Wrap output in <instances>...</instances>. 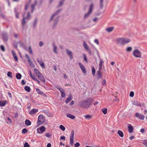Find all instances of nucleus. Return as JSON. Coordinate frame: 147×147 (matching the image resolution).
I'll use <instances>...</instances> for the list:
<instances>
[{"label": "nucleus", "mask_w": 147, "mask_h": 147, "mask_svg": "<svg viewBox=\"0 0 147 147\" xmlns=\"http://www.w3.org/2000/svg\"><path fill=\"white\" fill-rule=\"evenodd\" d=\"M94 101L92 98H88L85 100L80 101L78 105L81 108L88 109L91 107Z\"/></svg>", "instance_id": "obj_1"}, {"label": "nucleus", "mask_w": 147, "mask_h": 147, "mask_svg": "<svg viewBox=\"0 0 147 147\" xmlns=\"http://www.w3.org/2000/svg\"><path fill=\"white\" fill-rule=\"evenodd\" d=\"M117 43L121 45L127 44L130 42L129 39L124 38H118L117 40Z\"/></svg>", "instance_id": "obj_2"}, {"label": "nucleus", "mask_w": 147, "mask_h": 147, "mask_svg": "<svg viewBox=\"0 0 147 147\" xmlns=\"http://www.w3.org/2000/svg\"><path fill=\"white\" fill-rule=\"evenodd\" d=\"M133 55L136 57H141L142 54L141 52L138 49H136L133 53Z\"/></svg>", "instance_id": "obj_3"}, {"label": "nucleus", "mask_w": 147, "mask_h": 147, "mask_svg": "<svg viewBox=\"0 0 147 147\" xmlns=\"http://www.w3.org/2000/svg\"><path fill=\"white\" fill-rule=\"evenodd\" d=\"M44 120V119L43 115H40L38 117L37 121L38 124L39 125H42L43 123Z\"/></svg>", "instance_id": "obj_4"}, {"label": "nucleus", "mask_w": 147, "mask_h": 147, "mask_svg": "<svg viewBox=\"0 0 147 147\" xmlns=\"http://www.w3.org/2000/svg\"><path fill=\"white\" fill-rule=\"evenodd\" d=\"M30 17H31V16L30 15V12H28V13L27 14V16L26 17H24V16L23 15V20H22V24L23 26H24L25 24V23H26V22H25V20L30 19Z\"/></svg>", "instance_id": "obj_5"}, {"label": "nucleus", "mask_w": 147, "mask_h": 147, "mask_svg": "<svg viewBox=\"0 0 147 147\" xmlns=\"http://www.w3.org/2000/svg\"><path fill=\"white\" fill-rule=\"evenodd\" d=\"M46 130V128L44 126H41L39 128H38L37 129V131L38 133L42 134Z\"/></svg>", "instance_id": "obj_6"}, {"label": "nucleus", "mask_w": 147, "mask_h": 147, "mask_svg": "<svg viewBox=\"0 0 147 147\" xmlns=\"http://www.w3.org/2000/svg\"><path fill=\"white\" fill-rule=\"evenodd\" d=\"M74 130H72L71 131L70 136V143L71 145H73L74 144Z\"/></svg>", "instance_id": "obj_7"}, {"label": "nucleus", "mask_w": 147, "mask_h": 147, "mask_svg": "<svg viewBox=\"0 0 147 147\" xmlns=\"http://www.w3.org/2000/svg\"><path fill=\"white\" fill-rule=\"evenodd\" d=\"M93 6V4L92 3L90 6L89 11H88V12L87 13H86L85 14V15H84V18H86L88 17V16L92 12Z\"/></svg>", "instance_id": "obj_8"}, {"label": "nucleus", "mask_w": 147, "mask_h": 147, "mask_svg": "<svg viewBox=\"0 0 147 147\" xmlns=\"http://www.w3.org/2000/svg\"><path fill=\"white\" fill-rule=\"evenodd\" d=\"M37 76L39 80L41 81L44 83V84H45L46 81L44 76L42 75L41 73H40Z\"/></svg>", "instance_id": "obj_9"}, {"label": "nucleus", "mask_w": 147, "mask_h": 147, "mask_svg": "<svg viewBox=\"0 0 147 147\" xmlns=\"http://www.w3.org/2000/svg\"><path fill=\"white\" fill-rule=\"evenodd\" d=\"M78 65L83 73L86 74V71L84 66L80 62H79L78 63Z\"/></svg>", "instance_id": "obj_10"}, {"label": "nucleus", "mask_w": 147, "mask_h": 147, "mask_svg": "<svg viewBox=\"0 0 147 147\" xmlns=\"http://www.w3.org/2000/svg\"><path fill=\"white\" fill-rule=\"evenodd\" d=\"M135 115L136 117H138L139 116H140L139 119L140 120H144V115L140 113H136L135 114Z\"/></svg>", "instance_id": "obj_11"}, {"label": "nucleus", "mask_w": 147, "mask_h": 147, "mask_svg": "<svg viewBox=\"0 0 147 147\" xmlns=\"http://www.w3.org/2000/svg\"><path fill=\"white\" fill-rule=\"evenodd\" d=\"M83 46L85 49L89 53L90 55L91 54V52L87 44L85 42H84Z\"/></svg>", "instance_id": "obj_12"}, {"label": "nucleus", "mask_w": 147, "mask_h": 147, "mask_svg": "<svg viewBox=\"0 0 147 147\" xmlns=\"http://www.w3.org/2000/svg\"><path fill=\"white\" fill-rule=\"evenodd\" d=\"M61 9H60L57 10L55 13H54L51 16V17L50 20V21L52 20L55 17V16L57 15L61 11Z\"/></svg>", "instance_id": "obj_13"}, {"label": "nucleus", "mask_w": 147, "mask_h": 147, "mask_svg": "<svg viewBox=\"0 0 147 147\" xmlns=\"http://www.w3.org/2000/svg\"><path fill=\"white\" fill-rule=\"evenodd\" d=\"M2 36L4 41H7L8 39L7 34L6 33L4 32L2 33Z\"/></svg>", "instance_id": "obj_14"}, {"label": "nucleus", "mask_w": 147, "mask_h": 147, "mask_svg": "<svg viewBox=\"0 0 147 147\" xmlns=\"http://www.w3.org/2000/svg\"><path fill=\"white\" fill-rule=\"evenodd\" d=\"M66 51L67 52V54L69 56V58L71 59L73 58V57L72 56V53L70 51H69L68 49H66Z\"/></svg>", "instance_id": "obj_15"}, {"label": "nucleus", "mask_w": 147, "mask_h": 147, "mask_svg": "<svg viewBox=\"0 0 147 147\" xmlns=\"http://www.w3.org/2000/svg\"><path fill=\"white\" fill-rule=\"evenodd\" d=\"M37 0H35L34 1V4L32 5L31 6V7L32 8L31 12L32 13H33V12L34 11L35 6H36L37 5Z\"/></svg>", "instance_id": "obj_16"}, {"label": "nucleus", "mask_w": 147, "mask_h": 147, "mask_svg": "<svg viewBox=\"0 0 147 147\" xmlns=\"http://www.w3.org/2000/svg\"><path fill=\"white\" fill-rule=\"evenodd\" d=\"M128 130L129 133H132L133 132V127L130 124H128Z\"/></svg>", "instance_id": "obj_17"}, {"label": "nucleus", "mask_w": 147, "mask_h": 147, "mask_svg": "<svg viewBox=\"0 0 147 147\" xmlns=\"http://www.w3.org/2000/svg\"><path fill=\"white\" fill-rule=\"evenodd\" d=\"M11 52L12 55L14 59L16 61H18V58L16 54V53L15 51H14L12 50H11Z\"/></svg>", "instance_id": "obj_18"}, {"label": "nucleus", "mask_w": 147, "mask_h": 147, "mask_svg": "<svg viewBox=\"0 0 147 147\" xmlns=\"http://www.w3.org/2000/svg\"><path fill=\"white\" fill-rule=\"evenodd\" d=\"M100 71L99 70L97 72V79H99L102 77V74L100 72Z\"/></svg>", "instance_id": "obj_19"}, {"label": "nucleus", "mask_w": 147, "mask_h": 147, "mask_svg": "<svg viewBox=\"0 0 147 147\" xmlns=\"http://www.w3.org/2000/svg\"><path fill=\"white\" fill-rule=\"evenodd\" d=\"M132 104L133 105L139 107H141L142 106L141 104L139 102H138L136 100H134L133 101Z\"/></svg>", "instance_id": "obj_20"}, {"label": "nucleus", "mask_w": 147, "mask_h": 147, "mask_svg": "<svg viewBox=\"0 0 147 147\" xmlns=\"http://www.w3.org/2000/svg\"><path fill=\"white\" fill-rule=\"evenodd\" d=\"M59 17H58L55 19L53 26V28L55 27L57 24L59 20Z\"/></svg>", "instance_id": "obj_21"}, {"label": "nucleus", "mask_w": 147, "mask_h": 147, "mask_svg": "<svg viewBox=\"0 0 147 147\" xmlns=\"http://www.w3.org/2000/svg\"><path fill=\"white\" fill-rule=\"evenodd\" d=\"M114 28L113 27H109L106 29V30L108 32H111L113 30Z\"/></svg>", "instance_id": "obj_22"}, {"label": "nucleus", "mask_w": 147, "mask_h": 147, "mask_svg": "<svg viewBox=\"0 0 147 147\" xmlns=\"http://www.w3.org/2000/svg\"><path fill=\"white\" fill-rule=\"evenodd\" d=\"M7 102L6 100H0V106L1 107H4Z\"/></svg>", "instance_id": "obj_23"}, {"label": "nucleus", "mask_w": 147, "mask_h": 147, "mask_svg": "<svg viewBox=\"0 0 147 147\" xmlns=\"http://www.w3.org/2000/svg\"><path fill=\"white\" fill-rule=\"evenodd\" d=\"M72 99V96L71 95H70L68 96V97L66 99L65 102L66 103H68L70 100Z\"/></svg>", "instance_id": "obj_24"}, {"label": "nucleus", "mask_w": 147, "mask_h": 147, "mask_svg": "<svg viewBox=\"0 0 147 147\" xmlns=\"http://www.w3.org/2000/svg\"><path fill=\"white\" fill-rule=\"evenodd\" d=\"M38 111L37 109H33L29 112V114L30 115L33 114Z\"/></svg>", "instance_id": "obj_25"}, {"label": "nucleus", "mask_w": 147, "mask_h": 147, "mask_svg": "<svg viewBox=\"0 0 147 147\" xmlns=\"http://www.w3.org/2000/svg\"><path fill=\"white\" fill-rule=\"evenodd\" d=\"M25 57L27 59L29 64L30 65H31V64L32 63V62L30 60V57L27 54H25Z\"/></svg>", "instance_id": "obj_26"}, {"label": "nucleus", "mask_w": 147, "mask_h": 147, "mask_svg": "<svg viewBox=\"0 0 147 147\" xmlns=\"http://www.w3.org/2000/svg\"><path fill=\"white\" fill-rule=\"evenodd\" d=\"M66 116L67 117L70 118L72 119H74L75 118V116L70 113L67 114L66 115Z\"/></svg>", "instance_id": "obj_27"}, {"label": "nucleus", "mask_w": 147, "mask_h": 147, "mask_svg": "<svg viewBox=\"0 0 147 147\" xmlns=\"http://www.w3.org/2000/svg\"><path fill=\"white\" fill-rule=\"evenodd\" d=\"M25 124L27 126H29L31 125V122L29 120L26 119L25 121Z\"/></svg>", "instance_id": "obj_28"}, {"label": "nucleus", "mask_w": 147, "mask_h": 147, "mask_svg": "<svg viewBox=\"0 0 147 147\" xmlns=\"http://www.w3.org/2000/svg\"><path fill=\"white\" fill-rule=\"evenodd\" d=\"M53 51L56 54L57 53V47L56 45H55L54 43H53Z\"/></svg>", "instance_id": "obj_29"}, {"label": "nucleus", "mask_w": 147, "mask_h": 147, "mask_svg": "<svg viewBox=\"0 0 147 147\" xmlns=\"http://www.w3.org/2000/svg\"><path fill=\"white\" fill-rule=\"evenodd\" d=\"M103 63V61L102 59L100 60L99 64V70H101L102 69V63Z\"/></svg>", "instance_id": "obj_30"}, {"label": "nucleus", "mask_w": 147, "mask_h": 147, "mask_svg": "<svg viewBox=\"0 0 147 147\" xmlns=\"http://www.w3.org/2000/svg\"><path fill=\"white\" fill-rule=\"evenodd\" d=\"M85 118L87 120H89L91 119L92 117V116L90 115H87L84 116Z\"/></svg>", "instance_id": "obj_31"}, {"label": "nucleus", "mask_w": 147, "mask_h": 147, "mask_svg": "<svg viewBox=\"0 0 147 147\" xmlns=\"http://www.w3.org/2000/svg\"><path fill=\"white\" fill-rule=\"evenodd\" d=\"M119 135L121 137H123V134L122 131L120 130H119L117 132Z\"/></svg>", "instance_id": "obj_32"}, {"label": "nucleus", "mask_w": 147, "mask_h": 147, "mask_svg": "<svg viewBox=\"0 0 147 147\" xmlns=\"http://www.w3.org/2000/svg\"><path fill=\"white\" fill-rule=\"evenodd\" d=\"M36 91L40 95H42L43 94V92L41 91L40 89L38 88H36Z\"/></svg>", "instance_id": "obj_33"}, {"label": "nucleus", "mask_w": 147, "mask_h": 147, "mask_svg": "<svg viewBox=\"0 0 147 147\" xmlns=\"http://www.w3.org/2000/svg\"><path fill=\"white\" fill-rule=\"evenodd\" d=\"M24 89L26 91L28 92L30 91L31 89L30 87L28 86H25L24 88Z\"/></svg>", "instance_id": "obj_34"}, {"label": "nucleus", "mask_w": 147, "mask_h": 147, "mask_svg": "<svg viewBox=\"0 0 147 147\" xmlns=\"http://www.w3.org/2000/svg\"><path fill=\"white\" fill-rule=\"evenodd\" d=\"M34 73L36 74V76L41 73L37 69H34Z\"/></svg>", "instance_id": "obj_35"}, {"label": "nucleus", "mask_w": 147, "mask_h": 147, "mask_svg": "<svg viewBox=\"0 0 147 147\" xmlns=\"http://www.w3.org/2000/svg\"><path fill=\"white\" fill-rule=\"evenodd\" d=\"M16 78L18 79H20L22 77V75L20 73H18L16 74Z\"/></svg>", "instance_id": "obj_36"}, {"label": "nucleus", "mask_w": 147, "mask_h": 147, "mask_svg": "<svg viewBox=\"0 0 147 147\" xmlns=\"http://www.w3.org/2000/svg\"><path fill=\"white\" fill-rule=\"evenodd\" d=\"M102 113L104 114H107V109L106 108H104L102 109Z\"/></svg>", "instance_id": "obj_37"}, {"label": "nucleus", "mask_w": 147, "mask_h": 147, "mask_svg": "<svg viewBox=\"0 0 147 147\" xmlns=\"http://www.w3.org/2000/svg\"><path fill=\"white\" fill-rule=\"evenodd\" d=\"M103 0H100V8L101 9H102L103 7Z\"/></svg>", "instance_id": "obj_38"}, {"label": "nucleus", "mask_w": 147, "mask_h": 147, "mask_svg": "<svg viewBox=\"0 0 147 147\" xmlns=\"http://www.w3.org/2000/svg\"><path fill=\"white\" fill-rule=\"evenodd\" d=\"M83 56L84 57V60L86 62H88L87 57L86 54H83Z\"/></svg>", "instance_id": "obj_39"}, {"label": "nucleus", "mask_w": 147, "mask_h": 147, "mask_svg": "<svg viewBox=\"0 0 147 147\" xmlns=\"http://www.w3.org/2000/svg\"><path fill=\"white\" fill-rule=\"evenodd\" d=\"M28 132V130L26 128H24L22 131V133L23 134H25Z\"/></svg>", "instance_id": "obj_40"}, {"label": "nucleus", "mask_w": 147, "mask_h": 147, "mask_svg": "<svg viewBox=\"0 0 147 147\" xmlns=\"http://www.w3.org/2000/svg\"><path fill=\"white\" fill-rule=\"evenodd\" d=\"M56 88L59 90L60 92L62 91H64V90L61 87L60 88L58 86H57L56 87Z\"/></svg>", "instance_id": "obj_41"}, {"label": "nucleus", "mask_w": 147, "mask_h": 147, "mask_svg": "<svg viewBox=\"0 0 147 147\" xmlns=\"http://www.w3.org/2000/svg\"><path fill=\"white\" fill-rule=\"evenodd\" d=\"M14 11L15 13L16 16V18H18L19 13L17 12L16 9V8L14 9Z\"/></svg>", "instance_id": "obj_42"}, {"label": "nucleus", "mask_w": 147, "mask_h": 147, "mask_svg": "<svg viewBox=\"0 0 147 147\" xmlns=\"http://www.w3.org/2000/svg\"><path fill=\"white\" fill-rule=\"evenodd\" d=\"M45 134V136L48 138H49L52 136L51 134L49 133H46Z\"/></svg>", "instance_id": "obj_43"}, {"label": "nucleus", "mask_w": 147, "mask_h": 147, "mask_svg": "<svg viewBox=\"0 0 147 147\" xmlns=\"http://www.w3.org/2000/svg\"><path fill=\"white\" fill-rule=\"evenodd\" d=\"M7 76L8 77H9L10 78H11L13 77V76L12 75V74L11 72L10 71H9L8 72L7 74Z\"/></svg>", "instance_id": "obj_44"}, {"label": "nucleus", "mask_w": 147, "mask_h": 147, "mask_svg": "<svg viewBox=\"0 0 147 147\" xmlns=\"http://www.w3.org/2000/svg\"><path fill=\"white\" fill-rule=\"evenodd\" d=\"M59 128L60 129L62 130L63 131H64L65 129V127L64 126L62 125H60Z\"/></svg>", "instance_id": "obj_45"}, {"label": "nucleus", "mask_w": 147, "mask_h": 147, "mask_svg": "<svg viewBox=\"0 0 147 147\" xmlns=\"http://www.w3.org/2000/svg\"><path fill=\"white\" fill-rule=\"evenodd\" d=\"M30 75L31 77L34 80L36 78L35 77V76H34L32 75V73H31V72L30 71Z\"/></svg>", "instance_id": "obj_46"}, {"label": "nucleus", "mask_w": 147, "mask_h": 147, "mask_svg": "<svg viewBox=\"0 0 147 147\" xmlns=\"http://www.w3.org/2000/svg\"><path fill=\"white\" fill-rule=\"evenodd\" d=\"M28 51L29 52V53L30 54H32V51L31 49V47L30 46H29L28 47Z\"/></svg>", "instance_id": "obj_47"}, {"label": "nucleus", "mask_w": 147, "mask_h": 147, "mask_svg": "<svg viewBox=\"0 0 147 147\" xmlns=\"http://www.w3.org/2000/svg\"><path fill=\"white\" fill-rule=\"evenodd\" d=\"M95 73V70L94 67H92V73L93 76H94Z\"/></svg>", "instance_id": "obj_48"}, {"label": "nucleus", "mask_w": 147, "mask_h": 147, "mask_svg": "<svg viewBox=\"0 0 147 147\" xmlns=\"http://www.w3.org/2000/svg\"><path fill=\"white\" fill-rule=\"evenodd\" d=\"M61 97L62 98H63L64 97L65 95V93L64 91H62V92H61Z\"/></svg>", "instance_id": "obj_49"}, {"label": "nucleus", "mask_w": 147, "mask_h": 147, "mask_svg": "<svg viewBox=\"0 0 147 147\" xmlns=\"http://www.w3.org/2000/svg\"><path fill=\"white\" fill-rule=\"evenodd\" d=\"M30 145L27 142H25L24 145V147H30Z\"/></svg>", "instance_id": "obj_50"}, {"label": "nucleus", "mask_w": 147, "mask_h": 147, "mask_svg": "<svg viewBox=\"0 0 147 147\" xmlns=\"http://www.w3.org/2000/svg\"><path fill=\"white\" fill-rule=\"evenodd\" d=\"M39 64L41 67L42 68H45V65L44 63L42 61Z\"/></svg>", "instance_id": "obj_51"}, {"label": "nucleus", "mask_w": 147, "mask_h": 147, "mask_svg": "<svg viewBox=\"0 0 147 147\" xmlns=\"http://www.w3.org/2000/svg\"><path fill=\"white\" fill-rule=\"evenodd\" d=\"M132 50V47H128L126 49V51L127 52H130Z\"/></svg>", "instance_id": "obj_52"}, {"label": "nucleus", "mask_w": 147, "mask_h": 147, "mask_svg": "<svg viewBox=\"0 0 147 147\" xmlns=\"http://www.w3.org/2000/svg\"><path fill=\"white\" fill-rule=\"evenodd\" d=\"M134 95V93L133 92L131 91L130 92L129 96L131 97H133Z\"/></svg>", "instance_id": "obj_53"}, {"label": "nucleus", "mask_w": 147, "mask_h": 147, "mask_svg": "<svg viewBox=\"0 0 147 147\" xmlns=\"http://www.w3.org/2000/svg\"><path fill=\"white\" fill-rule=\"evenodd\" d=\"M34 80L36 81L38 84H39L40 85L42 86V84H40V81L38 80L36 78Z\"/></svg>", "instance_id": "obj_54"}, {"label": "nucleus", "mask_w": 147, "mask_h": 147, "mask_svg": "<svg viewBox=\"0 0 147 147\" xmlns=\"http://www.w3.org/2000/svg\"><path fill=\"white\" fill-rule=\"evenodd\" d=\"M1 50L3 52L5 51V49L3 45H1Z\"/></svg>", "instance_id": "obj_55"}, {"label": "nucleus", "mask_w": 147, "mask_h": 147, "mask_svg": "<svg viewBox=\"0 0 147 147\" xmlns=\"http://www.w3.org/2000/svg\"><path fill=\"white\" fill-rule=\"evenodd\" d=\"M37 22V19L36 18L33 23V26L34 27L36 25V23Z\"/></svg>", "instance_id": "obj_56"}, {"label": "nucleus", "mask_w": 147, "mask_h": 147, "mask_svg": "<svg viewBox=\"0 0 147 147\" xmlns=\"http://www.w3.org/2000/svg\"><path fill=\"white\" fill-rule=\"evenodd\" d=\"M0 16L3 19H5V16L3 13H0Z\"/></svg>", "instance_id": "obj_57"}, {"label": "nucleus", "mask_w": 147, "mask_h": 147, "mask_svg": "<svg viewBox=\"0 0 147 147\" xmlns=\"http://www.w3.org/2000/svg\"><path fill=\"white\" fill-rule=\"evenodd\" d=\"M80 145V143L77 142L75 144V147H79Z\"/></svg>", "instance_id": "obj_58"}, {"label": "nucleus", "mask_w": 147, "mask_h": 147, "mask_svg": "<svg viewBox=\"0 0 147 147\" xmlns=\"http://www.w3.org/2000/svg\"><path fill=\"white\" fill-rule=\"evenodd\" d=\"M143 144L145 146H147V140H145L144 141Z\"/></svg>", "instance_id": "obj_59"}, {"label": "nucleus", "mask_w": 147, "mask_h": 147, "mask_svg": "<svg viewBox=\"0 0 147 147\" xmlns=\"http://www.w3.org/2000/svg\"><path fill=\"white\" fill-rule=\"evenodd\" d=\"M106 80L105 79L103 80L102 82V84L104 86L106 84Z\"/></svg>", "instance_id": "obj_60"}, {"label": "nucleus", "mask_w": 147, "mask_h": 147, "mask_svg": "<svg viewBox=\"0 0 147 147\" xmlns=\"http://www.w3.org/2000/svg\"><path fill=\"white\" fill-rule=\"evenodd\" d=\"M43 43L42 42L40 41L39 42V45L40 47H41L43 46Z\"/></svg>", "instance_id": "obj_61"}, {"label": "nucleus", "mask_w": 147, "mask_h": 147, "mask_svg": "<svg viewBox=\"0 0 147 147\" xmlns=\"http://www.w3.org/2000/svg\"><path fill=\"white\" fill-rule=\"evenodd\" d=\"M64 0H63L62 1H61L60 2L59 4V7L61 6L62 5V4H63V3L64 1Z\"/></svg>", "instance_id": "obj_62"}, {"label": "nucleus", "mask_w": 147, "mask_h": 147, "mask_svg": "<svg viewBox=\"0 0 147 147\" xmlns=\"http://www.w3.org/2000/svg\"><path fill=\"white\" fill-rule=\"evenodd\" d=\"M21 83H22V85H23L25 84H26L25 81L24 80H22Z\"/></svg>", "instance_id": "obj_63"}, {"label": "nucleus", "mask_w": 147, "mask_h": 147, "mask_svg": "<svg viewBox=\"0 0 147 147\" xmlns=\"http://www.w3.org/2000/svg\"><path fill=\"white\" fill-rule=\"evenodd\" d=\"M28 3L26 4L25 5V10H26L28 9Z\"/></svg>", "instance_id": "obj_64"}]
</instances>
